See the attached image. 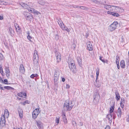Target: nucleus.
Instances as JSON below:
<instances>
[{
  "label": "nucleus",
  "mask_w": 129,
  "mask_h": 129,
  "mask_svg": "<svg viewBox=\"0 0 129 129\" xmlns=\"http://www.w3.org/2000/svg\"><path fill=\"white\" fill-rule=\"evenodd\" d=\"M74 105V104L72 101L67 100L65 102L63 108L65 111H70Z\"/></svg>",
  "instance_id": "nucleus-1"
},
{
  "label": "nucleus",
  "mask_w": 129,
  "mask_h": 129,
  "mask_svg": "<svg viewBox=\"0 0 129 129\" xmlns=\"http://www.w3.org/2000/svg\"><path fill=\"white\" fill-rule=\"evenodd\" d=\"M94 2H98L100 3L103 4L104 5V8L110 11L111 10V6L105 5V4H106V2L104 1V2H103V0H95Z\"/></svg>",
  "instance_id": "nucleus-2"
},
{
  "label": "nucleus",
  "mask_w": 129,
  "mask_h": 129,
  "mask_svg": "<svg viewBox=\"0 0 129 129\" xmlns=\"http://www.w3.org/2000/svg\"><path fill=\"white\" fill-rule=\"evenodd\" d=\"M118 25V23L117 21H114L109 26L108 30L110 31H113L117 28Z\"/></svg>",
  "instance_id": "nucleus-3"
},
{
  "label": "nucleus",
  "mask_w": 129,
  "mask_h": 129,
  "mask_svg": "<svg viewBox=\"0 0 129 129\" xmlns=\"http://www.w3.org/2000/svg\"><path fill=\"white\" fill-rule=\"evenodd\" d=\"M24 15L26 19L27 20L31 21L34 18L33 15L28 12H24Z\"/></svg>",
  "instance_id": "nucleus-4"
},
{
  "label": "nucleus",
  "mask_w": 129,
  "mask_h": 129,
  "mask_svg": "<svg viewBox=\"0 0 129 129\" xmlns=\"http://www.w3.org/2000/svg\"><path fill=\"white\" fill-rule=\"evenodd\" d=\"M69 67L70 69L72 72L74 73L76 72V66L74 63H72L71 64H69Z\"/></svg>",
  "instance_id": "nucleus-5"
},
{
  "label": "nucleus",
  "mask_w": 129,
  "mask_h": 129,
  "mask_svg": "<svg viewBox=\"0 0 129 129\" xmlns=\"http://www.w3.org/2000/svg\"><path fill=\"white\" fill-rule=\"evenodd\" d=\"M6 124V121L4 115H2L1 118V121L0 122V127H3L5 126Z\"/></svg>",
  "instance_id": "nucleus-6"
},
{
  "label": "nucleus",
  "mask_w": 129,
  "mask_h": 129,
  "mask_svg": "<svg viewBox=\"0 0 129 129\" xmlns=\"http://www.w3.org/2000/svg\"><path fill=\"white\" fill-rule=\"evenodd\" d=\"M93 102L94 103H95V102L98 101L100 97L99 96L98 93H96L94 94L93 96Z\"/></svg>",
  "instance_id": "nucleus-7"
},
{
  "label": "nucleus",
  "mask_w": 129,
  "mask_h": 129,
  "mask_svg": "<svg viewBox=\"0 0 129 129\" xmlns=\"http://www.w3.org/2000/svg\"><path fill=\"white\" fill-rule=\"evenodd\" d=\"M19 115L20 118H22L23 116V111L21 108L19 107L18 109Z\"/></svg>",
  "instance_id": "nucleus-8"
},
{
  "label": "nucleus",
  "mask_w": 129,
  "mask_h": 129,
  "mask_svg": "<svg viewBox=\"0 0 129 129\" xmlns=\"http://www.w3.org/2000/svg\"><path fill=\"white\" fill-rule=\"evenodd\" d=\"M37 125L39 129H43V124L42 122L40 121H36Z\"/></svg>",
  "instance_id": "nucleus-9"
},
{
  "label": "nucleus",
  "mask_w": 129,
  "mask_h": 129,
  "mask_svg": "<svg viewBox=\"0 0 129 129\" xmlns=\"http://www.w3.org/2000/svg\"><path fill=\"white\" fill-rule=\"evenodd\" d=\"M56 56L57 57V61L59 62L61 60V54L57 52H56Z\"/></svg>",
  "instance_id": "nucleus-10"
},
{
  "label": "nucleus",
  "mask_w": 129,
  "mask_h": 129,
  "mask_svg": "<svg viewBox=\"0 0 129 129\" xmlns=\"http://www.w3.org/2000/svg\"><path fill=\"white\" fill-rule=\"evenodd\" d=\"M87 46L89 51H91L92 50V46L91 42H88L87 43Z\"/></svg>",
  "instance_id": "nucleus-11"
},
{
  "label": "nucleus",
  "mask_w": 129,
  "mask_h": 129,
  "mask_svg": "<svg viewBox=\"0 0 129 129\" xmlns=\"http://www.w3.org/2000/svg\"><path fill=\"white\" fill-rule=\"evenodd\" d=\"M5 73L6 76L8 78H9L10 76V72L8 67H5Z\"/></svg>",
  "instance_id": "nucleus-12"
},
{
  "label": "nucleus",
  "mask_w": 129,
  "mask_h": 129,
  "mask_svg": "<svg viewBox=\"0 0 129 129\" xmlns=\"http://www.w3.org/2000/svg\"><path fill=\"white\" fill-rule=\"evenodd\" d=\"M112 115L110 113V114H108L107 116V118L108 119L109 121V122L111 123L112 122Z\"/></svg>",
  "instance_id": "nucleus-13"
},
{
  "label": "nucleus",
  "mask_w": 129,
  "mask_h": 129,
  "mask_svg": "<svg viewBox=\"0 0 129 129\" xmlns=\"http://www.w3.org/2000/svg\"><path fill=\"white\" fill-rule=\"evenodd\" d=\"M38 55L37 54V51L36 50H35L34 51V60L38 59Z\"/></svg>",
  "instance_id": "nucleus-14"
},
{
  "label": "nucleus",
  "mask_w": 129,
  "mask_h": 129,
  "mask_svg": "<svg viewBox=\"0 0 129 129\" xmlns=\"http://www.w3.org/2000/svg\"><path fill=\"white\" fill-rule=\"evenodd\" d=\"M15 26L16 28V32L18 34H19L20 33L21 31L20 28L19 27L18 25L16 24L15 25Z\"/></svg>",
  "instance_id": "nucleus-15"
},
{
  "label": "nucleus",
  "mask_w": 129,
  "mask_h": 129,
  "mask_svg": "<svg viewBox=\"0 0 129 129\" xmlns=\"http://www.w3.org/2000/svg\"><path fill=\"white\" fill-rule=\"evenodd\" d=\"M117 114L118 117H121L122 114L121 109L120 107H119L117 110Z\"/></svg>",
  "instance_id": "nucleus-16"
},
{
  "label": "nucleus",
  "mask_w": 129,
  "mask_h": 129,
  "mask_svg": "<svg viewBox=\"0 0 129 129\" xmlns=\"http://www.w3.org/2000/svg\"><path fill=\"white\" fill-rule=\"evenodd\" d=\"M20 72L21 73H23L25 72V69L23 66L22 64L20 65V68L19 69Z\"/></svg>",
  "instance_id": "nucleus-17"
},
{
  "label": "nucleus",
  "mask_w": 129,
  "mask_h": 129,
  "mask_svg": "<svg viewBox=\"0 0 129 129\" xmlns=\"http://www.w3.org/2000/svg\"><path fill=\"white\" fill-rule=\"evenodd\" d=\"M39 114V112L37 113L35 112V111H34L33 112V115H32V117L34 119H36L38 115V114Z\"/></svg>",
  "instance_id": "nucleus-18"
},
{
  "label": "nucleus",
  "mask_w": 129,
  "mask_h": 129,
  "mask_svg": "<svg viewBox=\"0 0 129 129\" xmlns=\"http://www.w3.org/2000/svg\"><path fill=\"white\" fill-rule=\"evenodd\" d=\"M116 8L117 12L121 13L123 12L124 11V9L121 7L118 6Z\"/></svg>",
  "instance_id": "nucleus-19"
},
{
  "label": "nucleus",
  "mask_w": 129,
  "mask_h": 129,
  "mask_svg": "<svg viewBox=\"0 0 129 129\" xmlns=\"http://www.w3.org/2000/svg\"><path fill=\"white\" fill-rule=\"evenodd\" d=\"M54 74V80L55 82L57 81L59 77V75H58V74Z\"/></svg>",
  "instance_id": "nucleus-20"
},
{
  "label": "nucleus",
  "mask_w": 129,
  "mask_h": 129,
  "mask_svg": "<svg viewBox=\"0 0 129 129\" xmlns=\"http://www.w3.org/2000/svg\"><path fill=\"white\" fill-rule=\"evenodd\" d=\"M116 97L115 98L117 101L119 100L120 99V96L119 93L117 91L115 92Z\"/></svg>",
  "instance_id": "nucleus-21"
},
{
  "label": "nucleus",
  "mask_w": 129,
  "mask_h": 129,
  "mask_svg": "<svg viewBox=\"0 0 129 129\" xmlns=\"http://www.w3.org/2000/svg\"><path fill=\"white\" fill-rule=\"evenodd\" d=\"M27 9L28 11L30 12L31 13H34V12L35 9H34L33 8H30L28 6V7H27Z\"/></svg>",
  "instance_id": "nucleus-22"
},
{
  "label": "nucleus",
  "mask_w": 129,
  "mask_h": 129,
  "mask_svg": "<svg viewBox=\"0 0 129 129\" xmlns=\"http://www.w3.org/2000/svg\"><path fill=\"white\" fill-rule=\"evenodd\" d=\"M120 65L121 67L123 68L125 67V63L124 61L123 60H122L120 62Z\"/></svg>",
  "instance_id": "nucleus-23"
},
{
  "label": "nucleus",
  "mask_w": 129,
  "mask_h": 129,
  "mask_svg": "<svg viewBox=\"0 0 129 129\" xmlns=\"http://www.w3.org/2000/svg\"><path fill=\"white\" fill-rule=\"evenodd\" d=\"M61 29L62 30H66L68 32H69L70 31V29L68 28L67 26H63V27H62Z\"/></svg>",
  "instance_id": "nucleus-24"
},
{
  "label": "nucleus",
  "mask_w": 129,
  "mask_h": 129,
  "mask_svg": "<svg viewBox=\"0 0 129 129\" xmlns=\"http://www.w3.org/2000/svg\"><path fill=\"white\" fill-rule=\"evenodd\" d=\"M22 7L25 9H27L28 6L24 3H22L20 4Z\"/></svg>",
  "instance_id": "nucleus-25"
},
{
  "label": "nucleus",
  "mask_w": 129,
  "mask_h": 129,
  "mask_svg": "<svg viewBox=\"0 0 129 129\" xmlns=\"http://www.w3.org/2000/svg\"><path fill=\"white\" fill-rule=\"evenodd\" d=\"M68 64H71L72 63H74V61L73 59L71 58H69L68 59Z\"/></svg>",
  "instance_id": "nucleus-26"
},
{
  "label": "nucleus",
  "mask_w": 129,
  "mask_h": 129,
  "mask_svg": "<svg viewBox=\"0 0 129 129\" xmlns=\"http://www.w3.org/2000/svg\"><path fill=\"white\" fill-rule=\"evenodd\" d=\"M38 3L39 4L41 5H44L45 4V1L42 0L38 1Z\"/></svg>",
  "instance_id": "nucleus-27"
},
{
  "label": "nucleus",
  "mask_w": 129,
  "mask_h": 129,
  "mask_svg": "<svg viewBox=\"0 0 129 129\" xmlns=\"http://www.w3.org/2000/svg\"><path fill=\"white\" fill-rule=\"evenodd\" d=\"M117 7L111 6V7H112V8H111V11L113 12H116V7Z\"/></svg>",
  "instance_id": "nucleus-28"
},
{
  "label": "nucleus",
  "mask_w": 129,
  "mask_h": 129,
  "mask_svg": "<svg viewBox=\"0 0 129 129\" xmlns=\"http://www.w3.org/2000/svg\"><path fill=\"white\" fill-rule=\"evenodd\" d=\"M61 71L60 70L58 69H56L55 70V72L54 74H58V75H59Z\"/></svg>",
  "instance_id": "nucleus-29"
},
{
  "label": "nucleus",
  "mask_w": 129,
  "mask_h": 129,
  "mask_svg": "<svg viewBox=\"0 0 129 129\" xmlns=\"http://www.w3.org/2000/svg\"><path fill=\"white\" fill-rule=\"evenodd\" d=\"M114 106H112L110 108V113H112L114 111Z\"/></svg>",
  "instance_id": "nucleus-30"
},
{
  "label": "nucleus",
  "mask_w": 129,
  "mask_h": 129,
  "mask_svg": "<svg viewBox=\"0 0 129 129\" xmlns=\"http://www.w3.org/2000/svg\"><path fill=\"white\" fill-rule=\"evenodd\" d=\"M34 62L35 66H37L38 65V59L34 60Z\"/></svg>",
  "instance_id": "nucleus-31"
},
{
  "label": "nucleus",
  "mask_w": 129,
  "mask_h": 129,
  "mask_svg": "<svg viewBox=\"0 0 129 129\" xmlns=\"http://www.w3.org/2000/svg\"><path fill=\"white\" fill-rule=\"evenodd\" d=\"M60 117L59 116H57L56 118L55 122L57 123V124H58L59 123V121Z\"/></svg>",
  "instance_id": "nucleus-32"
},
{
  "label": "nucleus",
  "mask_w": 129,
  "mask_h": 129,
  "mask_svg": "<svg viewBox=\"0 0 129 129\" xmlns=\"http://www.w3.org/2000/svg\"><path fill=\"white\" fill-rule=\"evenodd\" d=\"M62 119L64 123L65 124L67 123V120L66 117H63Z\"/></svg>",
  "instance_id": "nucleus-33"
},
{
  "label": "nucleus",
  "mask_w": 129,
  "mask_h": 129,
  "mask_svg": "<svg viewBox=\"0 0 129 129\" xmlns=\"http://www.w3.org/2000/svg\"><path fill=\"white\" fill-rule=\"evenodd\" d=\"M116 64L119 63V57L118 56H117L116 57Z\"/></svg>",
  "instance_id": "nucleus-34"
},
{
  "label": "nucleus",
  "mask_w": 129,
  "mask_h": 129,
  "mask_svg": "<svg viewBox=\"0 0 129 129\" xmlns=\"http://www.w3.org/2000/svg\"><path fill=\"white\" fill-rule=\"evenodd\" d=\"M0 72L1 73L2 75L4 76V75H5V74L3 73V68L1 66H0Z\"/></svg>",
  "instance_id": "nucleus-35"
},
{
  "label": "nucleus",
  "mask_w": 129,
  "mask_h": 129,
  "mask_svg": "<svg viewBox=\"0 0 129 129\" xmlns=\"http://www.w3.org/2000/svg\"><path fill=\"white\" fill-rule=\"evenodd\" d=\"M38 76V75L37 74H32L30 76V77L31 78H33L35 77H37Z\"/></svg>",
  "instance_id": "nucleus-36"
},
{
  "label": "nucleus",
  "mask_w": 129,
  "mask_h": 129,
  "mask_svg": "<svg viewBox=\"0 0 129 129\" xmlns=\"http://www.w3.org/2000/svg\"><path fill=\"white\" fill-rule=\"evenodd\" d=\"M113 16H116L117 17L119 16L120 15L119 14L116 12H113Z\"/></svg>",
  "instance_id": "nucleus-37"
},
{
  "label": "nucleus",
  "mask_w": 129,
  "mask_h": 129,
  "mask_svg": "<svg viewBox=\"0 0 129 129\" xmlns=\"http://www.w3.org/2000/svg\"><path fill=\"white\" fill-rule=\"evenodd\" d=\"M4 88L5 89H7L8 90L10 89H12V88H13L12 87L9 86H5L4 87Z\"/></svg>",
  "instance_id": "nucleus-38"
},
{
  "label": "nucleus",
  "mask_w": 129,
  "mask_h": 129,
  "mask_svg": "<svg viewBox=\"0 0 129 129\" xmlns=\"http://www.w3.org/2000/svg\"><path fill=\"white\" fill-rule=\"evenodd\" d=\"M7 2H4L3 1L0 0V5H7Z\"/></svg>",
  "instance_id": "nucleus-39"
},
{
  "label": "nucleus",
  "mask_w": 129,
  "mask_h": 129,
  "mask_svg": "<svg viewBox=\"0 0 129 129\" xmlns=\"http://www.w3.org/2000/svg\"><path fill=\"white\" fill-rule=\"evenodd\" d=\"M77 60L78 63L80 65L81 64L82 60L80 58H78L77 59Z\"/></svg>",
  "instance_id": "nucleus-40"
},
{
  "label": "nucleus",
  "mask_w": 129,
  "mask_h": 129,
  "mask_svg": "<svg viewBox=\"0 0 129 129\" xmlns=\"http://www.w3.org/2000/svg\"><path fill=\"white\" fill-rule=\"evenodd\" d=\"M4 114L5 115L6 114H8V116L9 115V112L8 110L6 109L5 110L4 112Z\"/></svg>",
  "instance_id": "nucleus-41"
},
{
  "label": "nucleus",
  "mask_w": 129,
  "mask_h": 129,
  "mask_svg": "<svg viewBox=\"0 0 129 129\" xmlns=\"http://www.w3.org/2000/svg\"><path fill=\"white\" fill-rule=\"evenodd\" d=\"M72 124L74 126H76L77 123H76V122L75 121L73 120L72 121Z\"/></svg>",
  "instance_id": "nucleus-42"
},
{
  "label": "nucleus",
  "mask_w": 129,
  "mask_h": 129,
  "mask_svg": "<svg viewBox=\"0 0 129 129\" xmlns=\"http://www.w3.org/2000/svg\"><path fill=\"white\" fill-rule=\"evenodd\" d=\"M59 24L60 25V27L61 28L62 27H63V26H64V25L63 23L62 22V23H60Z\"/></svg>",
  "instance_id": "nucleus-43"
},
{
  "label": "nucleus",
  "mask_w": 129,
  "mask_h": 129,
  "mask_svg": "<svg viewBox=\"0 0 129 129\" xmlns=\"http://www.w3.org/2000/svg\"><path fill=\"white\" fill-rule=\"evenodd\" d=\"M34 111H35V112H37V113H38V112H39V114L40 112V111L39 110V109H38V108L36 109Z\"/></svg>",
  "instance_id": "nucleus-44"
},
{
  "label": "nucleus",
  "mask_w": 129,
  "mask_h": 129,
  "mask_svg": "<svg viewBox=\"0 0 129 129\" xmlns=\"http://www.w3.org/2000/svg\"><path fill=\"white\" fill-rule=\"evenodd\" d=\"M9 30L10 34H11L12 33V31H13V30L12 29L11 27L9 28Z\"/></svg>",
  "instance_id": "nucleus-45"
},
{
  "label": "nucleus",
  "mask_w": 129,
  "mask_h": 129,
  "mask_svg": "<svg viewBox=\"0 0 129 129\" xmlns=\"http://www.w3.org/2000/svg\"><path fill=\"white\" fill-rule=\"evenodd\" d=\"M27 38L30 41H31L30 40L32 39L31 37L30 36V35L27 36Z\"/></svg>",
  "instance_id": "nucleus-46"
},
{
  "label": "nucleus",
  "mask_w": 129,
  "mask_h": 129,
  "mask_svg": "<svg viewBox=\"0 0 129 129\" xmlns=\"http://www.w3.org/2000/svg\"><path fill=\"white\" fill-rule=\"evenodd\" d=\"M113 11L111 12V11H108L107 12V13L108 14L111 15H112L113 14Z\"/></svg>",
  "instance_id": "nucleus-47"
},
{
  "label": "nucleus",
  "mask_w": 129,
  "mask_h": 129,
  "mask_svg": "<svg viewBox=\"0 0 129 129\" xmlns=\"http://www.w3.org/2000/svg\"><path fill=\"white\" fill-rule=\"evenodd\" d=\"M18 96H19L20 97H24V96H23L22 95V93H18Z\"/></svg>",
  "instance_id": "nucleus-48"
},
{
  "label": "nucleus",
  "mask_w": 129,
  "mask_h": 129,
  "mask_svg": "<svg viewBox=\"0 0 129 129\" xmlns=\"http://www.w3.org/2000/svg\"><path fill=\"white\" fill-rule=\"evenodd\" d=\"M34 13L36 14L37 15H38L39 14H40V13L38 11H36L35 10V11Z\"/></svg>",
  "instance_id": "nucleus-49"
},
{
  "label": "nucleus",
  "mask_w": 129,
  "mask_h": 129,
  "mask_svg": "<svg viewBox=\"0 0 129 129\" xmlns=\"http://www.w3.org/2000/svg\"><path fill=\"white\" fill-rule=\"evenodd\" d=\"M102 57L100 56V58H99L100 59V60H101L104 63H105V60L103 59H102Z\"/></svg>",
  "instance_id": "nucleus-50"
},
{
  "label": "nucleus",
  "mask_w": 129,
  "mask_h": 129,
  "mask_svg": "<svg viewBox=\"0 0 129 129\" xmlns=\"http://www.w3.org/2000/svg\"><path fill=\"white\" fill-rule=\"evenodd\" d=\"M81 9H82L87 10V8L83 6H81Z\"/></svg>",
  "instance_id": "nucleus-51"
},
{
  "label": "nucleus",
  "mask_w": 129,
  "mask_h": 129,
  "mask_svg": "<svg viewBox=\"0 0 129 129\" xmlns=\"http://www.w3.org/2000/svg\"><path fill=\"white\" fill-rule=\"evenodd\" d=\"M55 39L56 40H57L59 39V36L57 35H56L55 37Z\"/></svg>",
  "instance_id": "nucleus-52"
},
{
  "label": "nucleus",
  "mask_w": 129,
  "mask_h": 129,
  "mask_svg": "<svg viewBox=\"0 0 129 129\" xmlns=\"http://www.w3.org/2000/svg\"><path fill=\"white\" fill-rule=\"evenodd\" d=\"M71 47L72 48L75 49L76 47V45L75 44H73L72 45Z\"/></svg>",
  "instance_id": "nucleus-53"
},
{
  "label": "nucleus",
  "mask_w": 129,
  "mask_h": 129,
  "mask_svg": "<svg viewBox=\"0 0 129 129\" xmlns=\"http://www.w3.org/2000/svg\"><path fill=\"white\" fill-rule=\"evenodd\" d=\"M99 69H98V70L96 71V76H99Z\"/></svg>",
  "instance_id": "nucleus-54"
},
{
  "label": "nucleus",
  "mask_w": 129,
  "mask_h": 129,
  "mask_svg": "<svg viewBox=\"0 0 129 129\" xmlns=\"http://www.w3.org/2000/svg\"><path fill=\"white\" fill-rule=\"evenodd\" d=\"M83 123L81 121H80L79 122V125L80 126H83Z\"/></svg>",
  "instance_id": "nucleus-55"
},
{
  "label": "nucleus",
  "mask_w": 129,
  "mask_h": 129,
  "mask_svg": "<svg viewBox=\"0 0 129 129\" xmlns=\"http://www.w3.org/2000/svg\"><path fill=\"white\" fill-rule=\"evenodd\" d=\"M4 82L5 84H7V83H8V80L7 79H5L4 80Z\"/></svg>",
  "instance_id": "nucleus-56"
},
{
  "label": "nucleus",
  "mask_w": 129,
  "mask_h": 129,
  "mask_svg": "<svg viewBox=\"0 0 129 129\" xmlns=\"http://www.w3.org/2000/svg\"><path fill=\"white\" fill-rule=\"evenodd\" d=\"M116 118V115H115V114H114V113L113 115V119H115Z\"/></svg>",
  "instance_id": "nucleus-57"
},
{
  "label": "nucleus",
  "mask_w": 129,
  "mask_h": 129,
  "mask_svg": "<svg viewBox=\"0 0 129 129\" xmlns=\"http://www.w3.org/2000/svg\"><path fill=\"white\" fill-rule=\"evenodd\" d=\"M25 103L26 104H28L29 103H28V100H26L24 102V103L23 104V105H25Z\"/></svg>",
  "instance_id": "nucleus-58"
},
{
  "label": "nucleus",
  "mask_w": 129,
  "mask_h": 129,
  "mask_svg": "<svg viewBox=\"0 0 129 129\" xmlns=\"http://www.w3.org/2000/svg\"><path fill=\"white\" fill-rule=\"evenodd\" d=\"M105 129H110V126L109 125H107L105 128Z\"/></svg>",
  "instance_id": "nucleus-59"
},
{
  "label": "nucleus",
  "mask_w": 129,
  "mask_h": 129,
  "mask_svg": "<svg viewBox=\"0 0 129 129\" xmlns=\"http://www.w3.org/2000/svg\"><path fill=\"white\" fill-rule=\"evenodd\" d=\"M62 116H63V117H66L65 114L64 112H62Z\"/></svg>",
  "instance_id": "nucleus-60"
},
{
  "label": "nucleus",
  "mask_w": 129,
  "mask_h": 129,
  "mask_svg": "<svg viewBox=\"0 0 129 129\" xmlns=\"http://www.w3.org/2000/svg\"><path fill=\"white\" fill-rule=\"evenodd\" d=\"M22 95L23 96H24H24H26V94L25 93H22Z\"/></svg>",
  "instance_id": "nucleus-61"
},
{
  "label": "nucleus",
  "mask_w": 129,
  "mask_h": 129,
  "mask_svg": "<svg viewBox=\"0 0 129 129\" xmlns=\"http://www.w3.org/2000/svg\"><path fill=\"white\" fill-rule=\"evenodd\" d=\"M62 21L60 20H58V23L59 24L60 23H62Z\"/></svg>",
  "instance_id": "nucleus-62"
},
{
  "label": "nucleus",
  "mask_w": 129,
  "mask_h": 129,
  "mask_svg": "<svg viewBox=\"0 0 129 129\" xmlns=\"http://www.w3.org/2000/svg\"><path fill=\"white\" fill-rule=\"evenodd\" d=\"M121 102H122L124 103L125 102V101L124 100V98L122 99V98H121Z\"/></svg>",
  "instance_id": "nucleus-63"
},
{
  "label": "nucleus",
  "mask_w": 129,
  "mask_h": 129,
  "mask_svg": "<svg viewBox=\"0 0 129 129\" xmlns=\"http://www.w3.org/2000/svg\"><path fill=\"white\" fill-rule=\"evenodd\" d=\"M70 87V86L68 84H67L66 85V88H69Z\"/></svg>",
  "instance_id": "nucleus-64"
}]
</instances>
